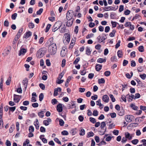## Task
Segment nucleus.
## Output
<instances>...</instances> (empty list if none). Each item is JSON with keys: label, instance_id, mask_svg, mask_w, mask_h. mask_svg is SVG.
<instances>
[{"label": "nucleus", "instance_id": "1a4fd4ad", "mask_svg": "<svg viewBox=\"0 0 146 146\" xmlns=\"http://www.w3.org/2000/svg\"><path fill=\"white\" fill-rule=\"evenodd\" d=\"M64 40H66L67 43H68L69 42L70 40V36L69 34L66 33L64 35Z\"/></svg>", "mask_w": 146, "mask_h": 146}, {"label": "nucleus", "instance_id": "a18cd8bd", "mask_svg": "<svg viewBox=\"0 0 146 146\" xmlns=\"http://www.w3.org/2000/svg\"><path fill=\"white\" fill-rule=\"evenodd\" d=\"M109 96H110V98L111 99L112 101L113 102H114L115 101V99L112 94H110L109 95Z\"/></svg>", "mask_w": 146, "mask_h": 146}, {"label": "nucleus", "instance_id": "9d476101", "mask_svg": "<svg viewBox=\"0 0 146 146\" xmlns=\"http://www.w3.org/2000/svg\"><path fill=\"white\" fill-rule=\"evenodd\" d=\"M71 11V10H70V11H68L67 13L66 14V18L67 20H69L71 19H74L73 18V16L72 13H71L70 12Z\"/></svg>", "mask_w": 146, "mask_h": 146}, {"label": "nucleus", "instance_id": "6e6552de", "mask_svg": "<svg viewBox=\"0 0 146 146\" xmlns=\"http://www.w3.org/2000/svg\"><path fill=\"white\" fill-rule=\"evenodd\" d=\"M26 52L27 50L26 49L21 47V48L20 51H19V56H21L22 55H24Z\"/></svg>", "mask_w": 146, "mask_h": 146}, {"label": "nucleus", "instance_id": "5fc2aeb1", "mask_svg": "<svg viewBox=\"0 0 146 146\" xmlns=\"http://www.w3.org/2000/svg\"><path fill=\"white\" fill-rule=\"evenodd\" d=\"M124 9V6L123 5H120L119 6V12H121Z\"/></svg>", "mask_w": 146, "mask_h": 146}, {"label": "nucleus", "instance_id": "412c9836", "mask_svg": "<svg viewBox=\"0 0 146 146\" xmlns=\"http://www.w3.org/2000/svg\"><path fill=\"white\" fill-rule=\"evenodd\" d=\"M34 125L35 126L36 128L37 129H39V123L38 120L37 119H36V121L34 122Z\"/></svg>", "mask_w": 146, "mask_h": 146}, {"label": "nucleus", "instance_id": "72a5a7b5", "mask_svg": "<svg viewBox=\"0 0 146 146\" xmlns=\"http://www.w3.org/2000/svg\"><path fill=\"white\" fill-rule=\"evenodd\" d=\"M130 106L132 108V109L135 110H137L138 107L133 104H130Z\"/></svg>", "mask_w": 146, "mask_h": 146}, {"label": "nucleus", "instance_id": "423d86ee", "mask_svg": "<svg viewBox=\"0 0 146 146\" xmlns=\"http://www.w3.org/2000/svg\"><path fill=\"white\" fill-rule=\"evenodd\" d=\"M67 52V50L66 48L64 47L62 48V50L61 53L60 55L62 57H63L66 56Z\"/></svg>", "mask_w": 146, "mask_h": 146}, {"label": "nucleus", "instance_id": "f8f14e48", "mask_svg": "<svg viewBox=\"0 0 146 146\" xmlns=\"http://www.w3.org/2000/svg\"><path fill=\"white\" fill-rule=\"evenodd\" d=\"M74 19H71L69 20H68V21L66 25V26L68 27H71L73 24Z\"/></svg>", "mask_w": 146, "mask_h": 146}, {"label": "nucleus", "instance_id": "bf43d9fd", "mask_svg": "<svg viewBox=\"0 0 146 146\" xmlns=\"http://www.w3.org/2000/svg\"><path fill=\"white\" fill-rule=\"evenodd\" d=\"M29 27L31 29L33 28L34 27V25L32 23H30L28 25Z\"/></svg>", "mask_w": 146, "mask_h": 146}, {"label": "nucleus", "instance_id": "de8ad7c7", "mask_svg": "<svg viewBox=\"0 0 146 146\" xmlns=\"http://www.w3.org/2000/svg\"><path fill=\"white\" fill-rule=\"evenodd\" d=\"M80 60V57L77 58L73 62V64H77L78 62Z\"/></svg>", "mask_w": 146, "mask_h": 146}, {"label": "nucleus", "instance_id": "5701e85b", "mask_svg": "<svg viewBox=\"0 0 146 146\" xmlns=\"http://www.w3.org/2000/svg\"><path fill=\"white\" fill-rule=\"evenodd\" d=\"M102 65L100 64H97L96 66V70L97 71H99L102 69Z\"/></svg>", "mask_w": 146, "mask_h": 146}, {"label": "nucleus", "instance_id": "c03bdc74", "mask_svg": "<svg viewBox=\"0 0 146 146\" xmlns=\"http://www.w3.org/2000/svg\"><path fill=\"white\" fill-rule=\"evenodd\" d=\"M34 128L33 126H30L29 127V131L30 133L33 132L34 131Z\"/></svg>", "mask_w": 146, "mask_h": 146}, {"label": "nucleus", "instance_id": "a878e982", "mask_svg": "<svg viewBox=\"0 0 146 146\" xmlns=\"http://www.w3.org/2000/svg\"><path fill=\"white\" fill-rule=\"evenodd\" d=\"M117 55L119 58H121L123 56L122 51L121 50H119L117 52Z\"/></svg>", "mask_w": 146, "mask_h": 146}, {"label": "nucleus", "instance_id": "49530a36", "mask_svg": "<svg viewBox=\"0 0 146 146\" xmlns=\"http://www.w3.org/2000/svg\"><path fill=\"white\" fill-rule=\"evenodd\" d=\"M43 11V9L42 8L40 9L39 10L37 11L36 12V14L37 15H40L42 13Z\"/></svg>", "mask_w": 146, "mask_h": 146}, {"label": "nucleus", "instance_id": "e2e57ef3", "mask_svg": "<svg viewBox=\"0 0 146 146\" xmlns=\"http://www.w3.org/2000/svg\"><path fill=\"white\" fill-rule=\"evenodd\" d=\"M58 101L56 99H54L52 100L51 102L53 105H55L56 104Z\"/></svg>", "mask_w": 146, "mask_h": 146}, {"label": "nucleus", "instance_id": "13d9d810", "mask_svg": "<svg viewBox=\"0 0 146 146\" xmlns=\"http://www.w3.org/2000/svg\"><path fill=\"white\" fill-rule=\"evenodd\" d=\"M139 76L143 80H145L146 77V74H140Z\"/></svg>", "mask_w": 146, "mask_h": 146}, {"label": "nucleus", "instance_id": "ea45409f", "mask_svg": "<svg viewBox=\"0 0 146 146\" xmlns=\"http://www.w3.org/2000/svg\"><path fill=\"white\" fill-rule=\"evenodd\" d=\"M1 81L0 83V88L1 89L3 90V78L2 77L1 78Z\"/></svg>", "mask_w": 146, "mask_h": 146}, {"label": "nucleus", "instance_id": "20e7f679", "mask_svg": "<svg viewBox=\"0 0 146 146\" xmlns=\"http://www.w3.org/2000/svg\"><path fill=\"white\" fill-rule=\"evenodd\" d=\"M44 52L42 50V49H40L37 52L36 56L37 57L40 58L44 56Z\"/></svg>", "mask_w": 146, "mask_h": 146}, {"label": "nucleus", "instance_id": "8fccbe9b", "mask_svg": "<svg viewBox=\"0 0 146 146\" xmlns=\"http://www.w3.org/2000/svg\"><path fill=\"white\" fill-rule=\"evenodd\" d=\"M64 122L62 119H60L59 121V123L61 126H63L64 125Z\"/></svg>", "mask_w": 146, "mask_h": 146}, {"label": "nucleus", "instance_id": "aec40b11", "mask_svg": "<svg viewBox=\"0 0 146 146\" xmlns=\"http://www.w3.org/2000/svg\"><path fill=\"white\" fill-rule=\"evenodd\" d=\"M32 35V33L30 31H29L26 32L24 35V37L26 38H27Z\"/></svg>", "mask_w": 146, "mask_h": 146}, {"label": "nucleus", "instance_id": "c756f323", "mask_svg": "<svg viewBox=\"0 0 146 146\" xmlns=\"http://www.w3.org/2000/svg\"><path fill=\"white\" fill-rule=\"evenodd\" d=\"M86 54L88 55H89L91 53V51L90 50V48L88 47L86 48Z\"/></svg>", "mask_w": 146, "mask_h": 146}, {"label": "nucleus", "instance_id": "864d4df0", "mask_svg": "<svg viewBox=\"0 0 146 146\" xmlns=\"http://www.w3.org/2000/svg\"><path fill=\"white\" fill-rule=\"evenodd\" d=\"M106 124L105 122L104 121H103L101 123L100 127L102 129L106 126Z\"/></svg>", "mask_w": 146, "mask_h": 146}, {"label": "nucleus", "instance_id": "4468645a", "mask_svg": "<svg viewBox=\"0 0 146 146\" xmlns=\"http://www.w3.org/2000/svg\"><path fill=\"white\" fill-rule=\"evenodd\" d=\"M125 137L126 138L130 140L132 139V134H130L128 132H125Z\"/></svg>", "mask_w": 146, "mask_h": 146}, {"label": "nucleus", "instance_id": "bb28decb", "mask_svg": "<svg viewBox=\"0 0 146 146\" xmlns=\"http://www.w3.org/2000/svg\"><path fill=\"white\" fill-rule=\"evenodd\" d=\"M11 76H9V78L6 82V84L7 85H9L10 84L11 81Z\"/></svg>", "mask_w": 146, "mask_h": 146}, {"label": "nucleus", "instance_id": "f257e3e1", "mask_svg": "<svg viewBox=\"0 0 146 146\" xmlns=\"http://www.w3.org/2000/svg\"><path fill=\"white\" fill-rule=\"evenodd\" d=\"M57 46L56 44H53L52 45H48V52L51 55H53L56 53Z\"/></svg>", "mask_w": 146, "mask_h": 146}, {"label": "nucleus", "instance_id": "4d7b16f0", "mask_svg": "<svg viewBox=\"0 0 146 146\" xmlns=\"http://www.w3.org/2000/svg\"><path fill=\"white\" fill-rule=\"evenodd\" d=\"M40 87L42 90H44L45 89V86L43 84L40 83L39 84Z\"/></svg>", "mask_w": 146, "mask_h": 146}, {"label": "nucleus", "instance_id": "ddd939ff", "mask_svg": "<svg viewBox=\"0 0 146 146\" xmlns=\"http://www.w3.org/2000/svg\"><path fill=\"white\" fill-rule=\"evenodd\" d=\"M51 122V119L49 118H47V120H45L43 121V124L46 126L48 125L50 122Z\"/></svg>", "mask_w": 146, "mask_h": 146}, {"label": "nucleus", "instance_id": "052dcab7", "mask_svg": "<svg viewBox=\"0 0 146 146\" xmlns=\"http://www.w3.org/2000/svg\"><path fill=\"white\" fill-rule=\"evenodd\" d=\"M131 65L132 67H134L136 66V63L135 61L132 60L131 61Z\"/></svg>", "mask_w": 146, "mask_h": 146}, {"label": "nucleus", "instance_id": "774afa93", "mask_svg": "<svg viewBox=\"0 0 146 146\" xmlns=\"http://www.w3.org/2000/svg\"><path fill=\"white\" fill-rule=\"evenodd\" d=\"M141 142L143 143L142 145L143 146H146V140L143 139L141 140Z\"/></svg>", "mask_w": 146, "mask_h": 146}, {"label": "nucleus", "instance_id": "37998d69", "mask_svg": "<svg viewBox=\"0 0 146 146\" xmlns=\"http://www.w3.org/2000/svg\"><path fill=\"white\" fill-rule=\"evenodd\" d=\"M85 134V131L84 129H82L80 131V135H84Z\"/></svg>", "mask_w": 146, "mask_h": 146}, {"label": "nucleus", "instance_id": "680f3d73", "mask_svg": "<svg viewBox=\"0 0 146 146\" xmlns=\"http://www.w3.org/2000/svg\"><path fill=\"white\" fill-rule=\"evenodd\" d=\"M61 134L63 135H67L68 134V133L67 131L64 130L62 132Z\"/></svg>", "mask_w": 146, "mask_h": 146}, {"label": "nucleus", "instance_id": "f03ea898", "mask_svg": "<svg viewBox=\"0 0 146 146\" xmlns=\"http://www.w3.org/2000/svg\"><path fill=\"white\" fill-rule=\"evenodd\" d=\"M61 25V23L58 21L56 22L53 26L52 31L53 32H55L56 31L60 28Z\"/></svg>", "mask_w": 146, "mask_h": 146}, {"label": "nucleus", "instance_id": "58836bf2", "mask_svg": "<svg viewBox=\"0 0 146 146\" xmlns=\"http://www.w3.org/2000/svg\"><path fill=\"white\" fill-rule=\"evenodd\" d=\"M111 23L113 27H115L116 26L117 24H119L117 22H113L112 21H111Z\"/></svg>", "mask_w": 146, "mask_h": 146}, {"label": "nucleus", "instance_id": "473e14b6", "mask_svg": "<svg viewBox=\"0 0 146 146\" xmlns=\"http://www.w3.org/2000/svg\"><path fill=\"white\" fill-rule=\"evenodd\" d=\"M87 138H89L91 137H92L94 136V133L92 131H90L87 133Z\"/></svg>", "mask_w": 146, "mask_h": 146}, {"label": "nucleus", "instance_id": "c85d7f7f", "mask_svg": "<svg viewBox=\"0 0 146 146\" xmlns=\"http://www.w3.org/2000/svg\"><path fill=\"white\" fill-rule=\"evenodd\" d=\"M106 59H103L102 58H99L97 60V62L100 63H102L103 62H106Z\"/></svg>", "mask_w": 146, "mask_h": 146}, {"label": "nucleus", "instance_id": "cd10ccee", "mask_svg": "<svg viewBox=\"0 0 146 146\" xmlns=\"http://www.w3.org/2000/svg\"><path fill=\"white\" fill-rule=\"evenodd\" d=\"M9 50L5 49L3 53V54L4 55V56H5L9 53Z\"/></svg>", "mask_w": 146, "mask_h": 146}, {"label": "nucleus", "instance_id": "7ed1b4c3", "mask_svg": "<svg viewBox=\"0 0 146 146\" xmlns=\"http://www.w3.org/2000/svg\"><path fill=\"white\" fill-rule=\"evenodd\" d=\"M102 36H99L97 38V39L100 43H101L102 42H103L104 43V41L105 40L106 38V35L104 34H103Z\"/></svg>", "mask_w": 146, "mask_h": 146}, {"label": "nucleus", "instance_id": "2f4dec72", "mask_svg": "<svg viewBox=\"0 0 146 146\" xmlns=\"http://www.w3.org/2000/svg\"><path fill=\"white\" fill-rule=\"evenodd\" d=\"M125 114V111L122 109L120 111H118V114L120 116H122Z\"/></svg>", "mask_w": 146, "mask_h": 146}, {"label": "nucleus", "instance_id": "e433bc0d", "mask_svg": "<svg viewBox=\"0 0 146 146\" xmlns=\"http://www.w3.org/2000/svg\"><path fill=\"white\" fill-rule=\"evenodd\" d=\"M138 50L141 52H143L144 51V47L143 46H139L138 48Z\"/></svg>", "mask_w": 146, "mask_h": 146}, {"label": "nucleus", "instance_id": "09e8293b", "mask_svg": "<svg viewBox=\"0 0 146 146\" xmlns=\"http://www.w3.org/2000/svg\"><path fill=\"white\" fill-rule=\"evenodd\" d=\"M111 74V72L110 71H106L104 73V75L106 76H109Z\"/></svg>", "mask_w": 146, "mask_h": 146}, {"label": "nucleus", "instance_id": "7c9ffc66", "mask_svg": "<svg viewBox=\"0 0 146 146\" xmlns=\"http://www.w3.org/2000/svg\"><path fill=\"white\" fill-rule=\"evenodd\" d=\"M51 26V25L50 24H48L47 25V26H46V27L45 30V32L46 33H47V32H48V31H49V29H50Z\"/></svg>", "mask_w": 146, "mask_h": 146}, {"label": "nucleus", "instance_id": "dca6fc26", "mask_svg": "<svg viewBox=\"0 0 146 146\" xmlns=\"http://www.w3.org/2000/svg\"><path fill=\"white\" fill-rule=\"evenodd\" d=\"M62 107L61 104H59L57 105V110L58 112H61L62 111Z\"/></svg>", "mask_w": 146, "mask_h": 146}, {"label": "nucleus", "instance_id": "4be33fe9", "mask_svg": "<svg viewBox=\"0 0 146 146\" xmlns=\"http://www.w3.org/2000/svg\"><path fill=\"white\" fill-rule=\"evenodd\" d=\"M101 46L100 44H97L95 46V48L98 50V51L99 53H100L102 51V50L101 49Z\"/></svg>", "mask_w": 146, "mask_h": 146}, {"label": "nucleus", "instance_id": "c9c22d12", "mask_svg": "<svg viewBox=\"0 0 146 146\" xmlns=\"http://www.w3.org/2000/svg\"><path fill=\"white\" fill-rule=\"evenodd\" d=\"M44 95L42 93L40 94L39 96V100L40 101H41L44 98Z\"/></svg>", "mask_w": 146, "mask_h": 146}, {"label": "nucleus", "instance_id": "39448f33", "mask_svg": "<svg viewBox=\"0 0 146 146\" xmlns=\"http://www.w3.org/2000/svg\"><path fill=\"white\" fill-rule=\"evenodd\" d=\"M133 116L130 115H126L125 116V119L126 121L128 122H131L133 119Z\"/></svg>", "mask_w": 146, "mask_h": 146}, {"label": "nucleus", "instance_id": "393cba45", "mask_svg": "<svg viewBox=\"0 0 146 146\" xmlns=\"http://www.w3.org/2000/svg\"><path fill=\"white\" fill-rule=\"evenodd\" d=\"M71 77L69 76L68 77L67 79L66 80V81L65 83V86L66 87H67L68 86V84L69 82H70V81L71 80Z\"/></svg>", "mask_w": 146, "mask_h": 146}, {"label": "nucleus", "instance_id": "f704fd0d", "mask_svg": "<svg viewBox=\"0 0 146 146\" xmlns=\"http://www.w3.org/2000/svg\"><path fill=\"white\" fill-rule=\"evenodd\" d=\"M116 16V14L114 13H111L110 17L111 19H114Z\"/></svg>", "mask_w": 146, "mask_h": 146}, {"label": "nucleus", "instance_id": "a211bd4d", "mask_svg": "<svg viewBox=\"0 0 146 146\" xmlns=\"http://www.w3.org/2000/svg\"><path fill=\"white\" fill-rule=\"evenodd\" d=\"M102 99L104 102L107 103L109 101V98L107 95H104L102 97Z\"/></svg>", "mask_w": 146, "mask_h": 146}, {"label": "nucleus", "instance_id": "2eb2a0df", "mask_svg": "<svg viewBox=\"0 0 146 146\" xmlns=\"http://www.w3.org/2000/svg\"><path fill=\"white\" fill-rule=\"evenodd\" d=\"M28 80L27 78H25L23 81V84L24 86L25 90L27 88L28 84Z\"/></svg>", "mask_w": 146, "mask_h": 146}, {"label": "nucleus", "instance_id": "a19ab883", "mask_svg": "<svg viewBox=\"0 0 146 146\" xmlns=\"http://www.w3.org/2000/svg\"><path fill=\"white\" fill-rule=\"evenodd\" d=\"M105 82V80L103 78H101L98 80V83L99 84H104Z\"/></svg>", "mask_w": 146, "mask_h": 146}, {"label": "nucleus", "instance_id": "6ab92c4d", "mask_svg": "<svg viewBox=\"0 0 146 146\" xmlns=\"http://www.w3.org/2000/svg\"><path fill=\"white\" fill-rule=\"evenodd\" d=\"M96 104L97 105L99 106L100 108L101 109L103 108L104 106L101 103L100 99H99L96 102Z\"/></svg>", "mask_w": 146, "mask_h": 146}, {"label": "nucleus", "instance_id": "9b49d317", "mask_svg": "<svg viewBox=\"0 0 146 146\" xmlns=\"http://www.w3.org/2000/svg\"><path fill=\"white\" fill-rule=\"evenodd\" d=\"M103 10L104 11H108L110 10L115 11V7H113L112 6L106 7L104 8Z\"/></svg>", "mask_w": 146, "mask_h": 146}, {"label": "nucleus", "instance_id": "79ce46f5", "mask_svg": "<svg viewBox=\"0 0 146 146\" xmlns=\"http://www.w3.org/2000/svg\"><path fill=\"white\" fill-rule=\"evenodd\" d=\"M139 142L137 139H134L131 141V142L134 145H136Z\"/></svg>", "mask_w": 146, "mask_h": 146}, {"label": "nucleus", "instance_id": "69168bd1", "mask_svg": "<svg viewBox=\"0 0 146 146\" xmlns=\"http://www.w3.org/2000/svg\"><path fill=\"white\" fill-rule=\"evenodd\" d=\"M130 11L128 9H127L124 11V14L126 15H128L130 13Z\"/></svg>", "mask_w": 146, "mask_h": 146}, {"label": "nucleus", "instance_id": "603ef678", "mask_svg": "<svg viewBox=\"0 0 146 146\" xmlns=\"http://www.w3.org/2000/svg\"><path fill=\"white\" fill-rule=\"evenodd\" d=\"M17 16V14L16 13H14V14L12 15L11 16L12 19L13 20H15Z\"/></svg>", "mask_w": 146, "mask_h": 146}, {"label": "nucleus", "instance_id": "3c124183", "mask_svg": "<svg viewBox=\"0 0 146 146\" xmlns=\"http://www.w3.org/2000/svg\"><path fill=\"white\" fill-rule=\"evenodd\" d=\"M143 67L141 66H139L137 68V70L139 72L143 71Z\"/></svg>", "mask_w": 146, "mask_h": 146}, {"label": "nucleus", "instance_id": "f3484780", "mask_svg": "<svg viewBox=\"0 0 146 146\" xmlns=\"http://www.w3.org/2000/svg\"><path fill=\"white\" fill-rule=\"evenodd\" d=\"M45 110H41L38 113V115L40 117L42 118L44 117V113L46 112Z\"/></svg>", "mask_w": 146, "mask_h": 146}, {"label": "nucleus", "instance_id": "0eeeda50", "mask_svg": "<svg viewBox=\"0 0 146 146\" xmlns=\"http://www.w3.org/2000/svg\"><path fill=\"white\" fill-rule=\"evenodd\" d=\"M14 100L15 102L16 103H18L20 101L21 96H19L18 95L14 94Z\"/></svg>", "mask_w": 146, "mask_h": 146}, {"label": "nucleus", "instance_id": "338daca9", "mask_svg": "<svg viewBox=\"0 0 146 146\" xmlns=\"http://www.w3.org/2000/svg\"><path fill=\"white\" fill-rule=\"evenodd\" d=\"M4 26L6 27H8L9 26V22L8 21L6 20L4 22Z\"/></svg>", "mask_w": 146, "mask_h": 146}, {"label": "nucleus", "instance_id": "4c0bfd02", "mask_svg": "<svg viewBox=\"0 0 146 146\" xmlns=\"http://www.w3.org/2000/svg\"><path fill=\"white\" fill-rule=\"evenodd\" d=\"M89 119L90 121L93 123H94L96 122V119L94 118L90 117L89 118Z\"/></svg>", "mask_w": 146, "mask_h": 146}, {"label": "nucleus", "instance_id": "6e6d98bb", "mask_svg": "<svg viewBox=\"0 0 146 146\" xmlns=\"http://www.w3.org/2000/svg\"><path fill=\"white\" fill-rule=\"evenodd\" d=\"M58 89L57 88H55L54 90V96H56L58 95Z\"/></svg>", "mask_w": 146, "mask_h": 146}, {"label": "nucleus", "instance_id": "b1692460", "mask_svg": "<svg viewBox=\"0 0 146 146\" xmlns=\"http://www.w3.org/2000/svg\"><path fill=\"white\" fill-rule=\"evenodd\" d=\"M54 39L53 37H51L48 40V44H49L48 45H52V44H56L54 42Z\"/></svg>", "mask_w": 146, "mask_h": 146}, {"label": "nucleus", "instance_id": "0e129e2a", "mask_svg": "<svg viewBox=\"0 0 146 146\" xmlns=\"http://www.w3.org/2000/svg\"><path fill=\"white\" fill-rule=\"evenodd\" d=\"M46 65L48 66H50L51 65V63L50 61V60L49 59L46 60Z\"/></svg>", "mask_w": 146, "mask_h": 146}]
</instances>
